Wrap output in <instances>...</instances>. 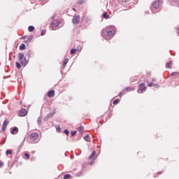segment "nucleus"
Here are the masks:
<instances>
[{
  "label": "nucleus",
  "instance_id": "nucleus-1",
  "mask_svg": "<svg viewBox=\"0 0 179 179\" xmlns=\"http://www.w3.org/2000/svg\"><path fill=\"white\" fill-rule=\"evenodd\" d=\"M115 31L114 30V27H108L106 29H103L101 31V36L105 40H110L112 36H114Z\"/></svg>",
  "mask_w": 179,
  "mask_h": 179
},
{
  "label": "nucleus",
  "instance_id": "nucleus-2",
  "mask_svg": "<svg viewBox=\"0 0 179 179\" xmlns=\"http://www.w3.org/2000/svg\"><path fill=\"white\" fill-rule=\"evenodd\" d=\"M18 59L22 66H26V65L29 64V62H27V59L24 57V53H19Z\"/></svg>",
  "mask_w": 179,
  "mask_h": 179
},
{
  "label": "nucleus",
  "instance_id": "nucleus-3",
  "mask_svg": "<svg viewBox=\"0 0 179 179\" xmlns=\"http://www.w3.org/2000/svg\"><path fill=\"white\" fill-rule=\"evenodd\" d=\"M160 1H156L152 3V8H151V10L152 13H157L160 10L159 9Z\"/></svg>",
  "mask_w": 179,
  "mask_h": 179
},
{
  "label": "nucleus",
  "instance_id": "nucleus-4",
  "mask_svg": "<svg viewBox=\"0 0 179 179\" xmlns=\"http://www.w3.org/2000/svg\"><path fill=\"white\" fill-rule=\"evenodd\" d=\"M30 138V143H34L35 141H37L38 139V134L37 133H31L29 135Z\"/></svg>",
  "mask_w": 179,
  "mask_h": 179
},
{
  "label": "nucleus",
  "instance_id": "nucleus-5",
  "mask_svg": "<svg viewBox=\"0 0 179 179\" xmlns=\"http://www.w3.org/2000/svg\"><path fill=\"white\" fill-rule=\"evenodd\" d=\"M59 26V22L58 20H55L51 23V30H57V28Z\"/></svg>",
  "mask_w": 179,
  "mask_h": 179
},
{
  "label": "nucleus",
  "instance_id": "nucleus-6",
  "mask_svg": "<svg viewBox=\"0 0 179 179\" xmlns=\"http://www.w3.org/2000/svg\"><path fill=\"white\" fill-rule=\"evenodd\" d=\"M79 22H80V16L76 15L73 17L72 22L73 23V24H78Z\"/></svg>",
  "mask_w": 179,
  "mask_h": 179
},
{
  "label": "nucleus",
  "instance_id": "nucleus-7",
  "mask_svg": "<svg viewBox=\"0 0 179 179\" xmlns=\"http://www.w3.org/2000/svg\"><path fill=\"white\" fill-rule=\"evenodd\" d=\"M146 86L145 85V83H141L139 85V91H138V93H143V90H145Z\"/></svg>",
  "mask_w": 179,
  "mask_h": 179
},
{
  "label": "nucleus",
  "instance_id": "nucleus-8",
  "mask_svg": "<svg viewBox=\"0 0 179 179\" xmlns=\"http://www.w3.org/2000/svg\"><path fill=\"white\" fill-rule=\"evenodd\" d=\"M20 117H26L27 115V110L26 109L22 108L19 111Z\"/></svg>",
  "mask_w": 179,
  "mask_h": 179
},
{
  "label": "nucleus",
  "instance_id": "nucleus-9",
  "mask_svg": "<svg viewBox=\"0 0 179 179\" xmlns=\"http://www.w3.org/2000/svg\"><path fill=\"white\" fill-rule=\"evenodd\" d=\"M8 124H9V121L8 120H6L1 127L2 132H5V131H6V127L8 126Z\"/></svg>",
  "mask_w": 179,
  "mask_h": 179
},
{
  "label": "nucleus",
  "instance_id": "nucleus-10",
  "mask_svg": "<svg viewBox=\"0 0 179 179\" xmlns=\"http://www.w3.org/2000/svg\"><path fill=\"white\" fill-rule=\"evenodd\" d=\"M97 157L96 156V151H93L92 153L89 157L90 160H96Z\"/></svg>",
  "mask_w": 179,
  "mask_h": 179
},
{
  "label": "nucleus",
  "instance_id": "nucleus-11",
  "mask_svg": "<svg viewBox=\"0 0 179 179\" xmlns=\"http://www.w3.org/2000/svg\"><path fill=\"white\" fill-rule=\"evenodd\" d=\"M55 96V91L50 90L48 92V97H54Z\"/></svg>",
  "mask_w": 179,
  "mask_h": 179
},
{
  "label": "nucleus",
  "instance_id": "nucleus-12",
  "mask_svg": "<svg viewBox=\"0 0 179 179\" xmlns=\"http://www.w3.org/2000/svg\"><path fill=\"white\" fill-rule=\"evenodd\" d=\"M17 132H19V129L17 127H14L11 131L12 135H16Z\"/></svg>",
  "mask_w": 179,
  "mask_h": 179
},
{
  "label": "nucleus",
  "instance_id": "nucleus-13",
  "mask_svg": "<svg viewBox=\"0 0 179 179\" xmlns=\"http://www.w3.org/2000/svg\"><path fill=\"white\" fill-rule=\"evenodd\" d=\"M131 90V92H134V90H135V88L134 87H127L125 89H124V92H128Z\"/></svg>",
  "mask_w": 179,
  "mask_h": 179
},
{
  "label": "nucleus",
  "instance_id": "nucleus-14",
  "mask_svg": "<svg viewBox=\"0 0 179 179\" xmlns=\"http://www.w3.org/2000/svg\"><path fill=\"white\" fill-rule=\"evenodd\" d=\"M20 50L21 51H23V50H26V45H24V43H22L20 45Z\"/></svg>",
  "mask_w": 179,
  "mask_h": 179
},
{
  "label": "nucleus",
  "instance_id": "nucleus-15",
  "mask_svg": "<svg viewBox=\"0 0 179 179\" xmlns=\"http://www.w3.org/2000/svg\"><path fill=\"white\" fill-rule=\"evenodd\" d=\"M102 16L104 19H110V15L107 13H104Z\"/></svg>",
  "mask_w": 179,
  "mask_h": 179
},
{
  "label": "nucleus",
  "instance_id": "nucleus-16",
  "mask_svg": "<svg viewBox=\"0 0 179 179\" xmlns=\"http://www.w3.org/2000/svg\"><path fill=\"white\" fill-rule=\"evenodd\" d=\"M85 23H89V22H90V17H84V19H83Z\"/></svg>",
  "mask_w": 179,
  "mask_h": 179
},
{
  "label": "nucleus",
  "instance_id": "nucleus-17",
  "mask_svg": "<svg viewBox=\"0 0 179 179\" xmlns=\"http://www.w3.org/2000/svg\"><path fill=\"white\" fill-rule=\"evenodd\" d=\"M84 139L87 142H90V136H89V134H87L85 136H84Z\"/></svg>",
  "mask_w": 179,
  "mask_h": 179
},
{
  "label": "nucleus",
  "instance_id": "nucleus-18",
  "mask_svg": "<svg viewBox=\"0 0 179 179\" xmlns=\"http://www.w3.org/2000/svg\"><path fill=\"white\" fill-rule=\"evenodd\" d=\"M41 121H42L41 117H39L37 120V124H38V127H41Z\"/></svg>",
  "mask_w": 179,
  "mask_h": 179
},
{
  "label": "nucleus",
  "instance_id": "nucleus-19",
  "mask_svg": "<svg viewBox=\"0 0 179 179\" xmlns=\"http://www.w3.org/2000/svg\"><path fill=\"white\" fill-rule=\"evenodd\" d=\"M28 31H29V32L34 31V27L33 26H29V27H28Z\"/></svg>",
  "mask_w": 179,
  "mask_h": 179
},
{
  "label": "nucleus",
  "instance_id": "nucleus-20",
  "mask_svg": "<svg viewBox=\"0 0 179 179\" xmlns=\"http://www.w3.org/2000/svg\"><path fill=\"white\" fill-rule=\"evenodd\" d=\"M171 65H173V62H169L166 64V66L168 68H169V69H171Z\"/></svg>",
  "mask_w": 179,
  "mask_h": 179
},
{
  "label": "nucleus",
  "instance_id": "nucleus-21",
  "mask_svg": "<svg viewBox=\"0 0 179 179\" xmlns=\"http://www.w3.org/2000/svg\"><path fill=\"white\" fill-rule=\"evenodd\" d=\"M6 155L8 156L9 155H12V150H7L6 152Z\"/></svg>",
  "mask_w": 179,
  "mask_h": 179
},
{
  "label": "nucleus",
  "instance_id": "nucleus-22",
  "mask_svg": "<svg viewBox=\"0 0 179 179\" xmlns=\"http://www.w3.org/2000/svg\"><path fill=\"white\" fill-rule=\"evenodd\" d=\"M68 61H69L68 58L64 59V63H63L64 66H66V64H68Z\"/></svg>",
  "mask_w": 179,
  "mask_h": 179
},
{
  "label": "nucleus",
  "instance_id": "nucleus-23",
  "mask_svg": "<svg viewBox=\"0 0 179 179\" xmlns=\"http://www.w3.org/2000/svg\"><path fill=\"white\" fill-rule=\"evenodd\" d=\"M16 66L17 68V69H20L22 68V65H20V63L19 62H16Z\"/></svg>",
  "mask_w": 179,
  "mask_h": 179
},
{
  "label": "nucleus",
  "instance_id": "nucleus-24",
  "mask_svg": "<svg viewBox=\"0 0 179 179\" xmlns=\"http://www.w3.org/2000/svg\"><path fill=\"white\" fill-rule=\"evenodd\" d=\"M78 131L83 134V131H85V128H83V127H80Z\"/></svg>",
  "mask_w": 179,
  "mask_h": 179
},
{
  "label": "nucleus",
  "instance_id": "nucleus-25",
  "mask_svg": "<svg viewBox=\"0 0 179 179\" xmlns=\"http://www.w3.org/2000/svg\"><path fill=\"white\" fill-rule=\"evenodd\" d=\"M76 176L77 177H80V176H83V172L80 171L76 174Z\"/></svg>",
  "mask_w": 179,
  "mask_h": 179
},
{
  "label": "nucleus",
  "instance_id": "nucleus-26",
  "mask_svg": "<svg viewBox=\"0 0 179 179\" xmlns=\"http://www.w3.org/2000/svg\"><path fill=\"white\" fill-rule=\"evenodd\" d=\"M76 51H77L76 49L72 48V49L71 50V55H73V54H75V53L76 52Z\"/></svg>",
  "mask_w": 179,
  "mask_h": 179
},
{
  "label": "nucleus",
  "instance_id": "nucleus-27",
  "mask_svg": "<svg viewBox=\"0 0 179 179\" xmlns=\"http://www.w3.org/2000/svg\"><path fill=\"white\" fill-rule=\"evenodd\" d=\"M120 103V99H115L113 101V104H118Z\"/></svg>",
  "mask_w": 179,
  "mask_h": 179
},
{
  "label": "nucleus",
  "instance_id": "nucleus-28",
  "mask_svg": "<svg viewBox=\"0 0 179 179\" xmlns=\"http://www.w3.org/2000/svg\"><path fill=\"white\" fill-rule=\"evenodd\" d=\"M71 178V175L70 174H66L64 176V179H68V178Z\"/></svg>",
  "mask_w": 179,
  "mask_h": 179
},
{
  "label": "nucleus",
  "instance_id": "nucleus-29",
  "mask_svg": "<svg viewBox=\"0 0 179 179\" xmlns=\"http://www.w3.org/2000/svg\"><path fill=\"white\" fill-rule=\"evenodd\" d=\"M85 3V1H83V0H79L78 1V3H79V5H82V4H83Z\"/></svg>",
  "mask_w": 179,
  "mask_h": 179
},
{
  "label": "nucleus",
  "instance_id": "nucleus-30",
  "mask_svg": "<svg viewBox=\"0 0 179 179\" xmlns=\"http://www.w3.org/2000/svg\"><path fill=\"white\" fill-rule=\"evenodd\" d=\"M25 157H27V159H30V155L28 153L24 154Z\"/></svg>",
  "mask_w": 179,
  "mask_h": 179
},
{
  "label": "nucleus",
  "instance_id": "nucleus-31",
  "mask_svg": "<svg viewBox=\"0 0 179 179\" xmlns=\"http://www.w3.org/2000/svg\"><path fill=\"white\" fill-rule=\"evenodd\" d=\"M41 36H45V31L44 29L41 31Z\"/></svg>",
  "mask_w": 179,
  "mask_h": 179
},
{
  "label": "nucleus",
  "instance_id": "nucleus-32",
  "mask_svg": "<svg viewBox=\"0 0 179 179\" xmlns=\"http://www.w3.org/2000/svg\"><path fill=\"white\" fill-rule=\"evenodd\" d=\"M124 92H125V90L120 92L119 94V96L121 97L122 96V94H124Z\"/></svg>",
  "mask_w": 179,
  "mask_h": 179
},
{
  "label": "nucleus",
  "instance_id": "nucleus-33",
  "mask_svg": "<svg viewBox=\"0 0 179 179\" xmlns=\"http://www.w3.org/2000/svg\"><path fill=\"white\" fill-rule=\"evenodd\" d=\"M71 136H75V135H76V131H71Z\"/></svg>",
  "mask_w": 179,
  "mask_h": 179
},
{
  "label": "nucleus",
  "instance_id": "nucleus-34",
  "mask_svg": "<svg viewBox=\"0 0 179 179\" xmlns=\"http://www.w3.org/2000/svg\"><path fill=\"white\" fill-rule=\"evenodd\" d=\"M175 75H178V72L171 73V76H175Z\"/></svg>",
  "mask_w": 179,
  "mask_h": 179
},
{
  "label": "nucleus",
  "instance_id": "nucleus-35",
  "mask_svg": "<svg viewBox=\"0 0 179 179\" xmlns=\"http://www.w3.org/2000/svg\"><path fill=\"white\" fill-rule=\"evenodd\" d=\"M64 134L66 135H69V130H68V129L64 130Z\"/></svg>",
  "mask_w": 179,
  "mask_h": 179
},
{
  "label": "nucleus",
  "instance_id": "nucleus-36",
  "mask_svg": "<svg viewBox=\"0 0 179 179\" xmlns=\"http://www.w3.org/2000/svg\"><path fill=\"white\" fill-rule=\"evenodd\" d=\"M148 86H149V87H152V86H154L153 83L152 82L149 83Z\"/></svg>",
  "mask_w": 179,
  "mask_h": 179
},
{
  "label": "nucleus",
  "instance_id": "nucleus-37",
  "mask_svg": "<svg viewBox=\"0 0 179 179\" xmlns=\"http://www.w3.org/2000/svg\"><path fill=\"white\" fill-rule=\"evenodd\" d=\"M57 132H61V127H58L56 128Z\"/></svg>",
  "mask_w": 179,
  "mask_h": 179
},
{
  "label": "nucleus",
  "instance_id": "nucleus-38",
  "mask_svg": "<svg viewBox=\"0 0 179 179\" xmlns=\"http://www.w3.org/2000/svg\"><path fill=\"white\" fill-rule=\"evenodd\" d=\"M153 86L154 87H155V89H159V85H157V84H155Z\"/></svg>",
  "mask_w": 179,
  "mask_h": 179
},
{
  "label": "nucleus",
  "instance_id": "nucleus-39",
  "mask_svg": "<svg viewBox=\"0 0 179 179\" xmlns=\"http://www.w3.org/2000/svg\"><path fill=\"white\" fill-rule=\"evenodd\" d=\"M120 2H127V1H128V0H120Z\"/></svg>",
  "mask_w": 179,
  "mask_h": 179
},
{
  "label": "nucleus",
  "instance_id": "nucleus-40",
  "mask_svg": "<svg viewBox=\"0 0 179 179\" xmlns=\"http://www.w3.org/2000/svg\"><path fill=\"white\" fill-rule=\"evenodd\" d=\"M1 166H3V162H0V167Z\"/></svg>",
  "mask_w": 179,
  "mask_h": 179
},
{
  "label": "nucleus",
  "instance_id": "nucleus-41",
  "mask_svg": "<svg viewBox=\"0 0 179 179\" xmlns=\"http://www.w3.org/2000/svg\"><path fill=\"white\" fill-rule=\"evenodd\" d=\"M22 38L24 40L26 38V36H22Z\"/></svg>",
  "mask_w": 179,
  "mask_h": 179
},
{
  "label": "nucleus",
  "instance_id": "nucleus-42",
  "mask_svg": "<svg viewBox=\"0 0 179 179\" xmlns=\"http://www.w3.org/2000/svg\"><path fill=\"white\" fill-rule=\"evenodd\" d=\"M93 163H94V162L92 161V162H90L89 163V164L92 165V164H93Z\"/></svg>",
  "mask_w": 179,
  "mask_h": 179
},
{
  "label": "nucleus",
  "instance_id": "nucleus-43",
  "mask_svg": "<svg viewBox=\"0 0 179 179\" xmlns=\"http://www.w3.org/2000/svg\"><path fill=\"white\" fill-rule=\"evenodd\" d=\"M178 34H179V28H178V31H177Z\"/></svg>",
  "mask_w": 179,
  "mask_h": 179
},
{
  "label": "nucleus",
  "instance_id": "nucleus-44",
  "mask_svg": "<svg viewBox=\"0 0 179 179\" xmlns=\"http://www.w3.org/2000/svg\"><path fill=\"white\" fill-rule=\"evenodd\" d=\"M52 115V113L50 114V116H48V118H50Z\"/></svg>",
  "mask_w": 179,
  "mask_h": 179
},
{
  "label": "nucleus",
  "instance_id": "nucleus-45",
  "mask_svg": "<svg viewBox=\"0 0 179 179\" xmlns=\"http://www.w3.org/2000/svg\"><path fill=\"white\" fill-rule=\"evenodd\" d=\"M155 80H156L155 78H152V82H155Z\"/></svg>",
  "mask_w": 179,
  "mask_h": 179
},
{
  "label": "nucleus",
  "instance_id": "nucleus-46",
  "mask_svg": "<svg viewBox=\"0 0 179 179\" xmlns=\"http://www.w3.org/2000/svg\"><path fill=\"white\" fill-rule=\"evenodd\" d=\"M32 153H36V151H32Z\"/></svg>",
  "mask_w": 179,
  "mask_h": 179
},
{
  "label": "nucleus",
  "instance_id": "nucleus-47",
  "mask_svg": "<svg viewBox=\"0 0 179 179\" xmlns=\"http://www.w3.org/2000/svg\"><path fill=\"white\" fill-rule=\"evenodd\" d=\"M28 40H29V41H31V39H30V38H29V39H28Z\"/></svg>",
  "mask_w": 179,
  "mask_h": 179
},
{
  "label": "nucleus",
  "instance_id": "nucleus-48",
  "mask_svg": "<svg viewBox=\"0 0 179 179\" xmlns=\"http://www.w3.org/2000/svg\"><path fill=\"white\" fill-rule=\"evenodd\" d=\"M24 141H26V138H24Z\"/></svg>",
  "mask_w": 179,
  "mask_h": 179
},
{
  "label": "nucleus",
  "instance_id": "nucleus-49",
  "mask_svg": "<svg viewBox=\"0 0 179 179\" xmlns=\"http://www.w3.org/2000/svg\"><path fill=\"white\" fill-rule=\"evenodd\" d=\"M41 1H44V0H41Z\"/></svg>",
  "mask_w": 179,
  "mask_h": 179
}]
</instances>
